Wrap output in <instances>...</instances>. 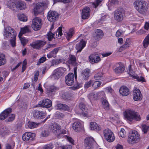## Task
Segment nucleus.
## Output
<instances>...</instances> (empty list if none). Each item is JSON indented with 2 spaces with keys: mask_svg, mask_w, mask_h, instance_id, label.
<instances>
[{
  "mask_svg": "<svg viewBox=\"0 0 149 149\" xmlns=\"http://www.w3.org/2000/svg\"><path fill=\"white\" fill-rule=\"evenodd\" d=\"M125 119L130 121L133 120H139L141 118L140 115L134 111L129 109H126L123 113Z\"/></svg>",
  "mask_w": 149,
  "mask_h": 149,
  "instance_id": "f257e3e1",
  "label": "nucleus"
},
{
  "mask_svg": "<svg viewBox=\"0 0 149 149\" xmlns=\"http://www.w3.org/2000/svg\"><path fill=\"white\" fill-rule=\"evenodd\" d=\"M134 5L136 9L140 13L144 14L148 8L146 3L144 1H136L134 2Z\"/></svg>",
  "mask_w": 149,
  "mask_h": 149,
  "instance_id": "f03ea898",
  "label": "nucleus"
},
{
  "mask_svg": "<svg viewBox=\"0 0 149 149\" xmlns=\"http://www.w3.org/2000/svg\"><path fill=\"white\" fill-rule=\"evenodd\" d=\"M61 126L56 123H53L51 127L52 131L58 138L62 136L64 134H66L67 132L66 130L64 129L61 130Z\"/></svg>",
  "mask_w": 149,
  "mask_h": 149,
  "instance_id": "7ed1b4c3",
  "label": "nucleus"
},
{
  "mask_svg": "<svg viewBox=\"0 0 149 149\" xmlns=\"http://www.w3.org/2000/svg\"><path fill=\"white\" fill-rule=\"evenodd\" d=\"M140 139V136L139 133L135 131H133L128 136V141L130 144H133L137 142Z\"/></svg>",
  "mask_w": 149,
  "mask_h": 149,
  "instance_id": "20e7f679",
  "label": "nucleus"
},
{
  "mask_svg": "<svg viewBox=\"0 0 149 149\" xmlns=\"http://www.w3.org/2000/svg\"><path fill=\"white\" fill-rule=\"evenodd\" d=\"M103 134L104 137L108 142H111L114 140L113 133L111 130L108 129L104 130L103 131Z\"/></svg>",
  "mask_w": 149,
  "mask_h": 149,
  "instance_id": "39448f33",
  "label": "nucleus"
},
{
  "mask_svg": "<svg viewBox=\"0 0 149 149\" xmlns=\"http://www.w3.org/2000/svg\"><path fill=\"white\" fill-rule=\"evenodd\" d=\"M125 11L123 10H116L114 12V18L118 22L123 21L125 16Z\"/></svg>",
  "mask_w": 149,
  "mask_h": 149,
  "instance_id": "423d86ee",
  "label": "nucleus"
},
{
  "mask_svg": "<svg viewBox=\"0 0 149 149\" xmlns=\"http://www.w3.org/2000/svg\"><path fill=\"white\" fill-rule=\"evenodd\" d=\"M42 25V20L39 18L36 17L34 18L32 21L31 26L35 31L39 30Z\"/></svg>",
  "mask_w": 149,
  "mask_h": 149,
  "instance_id": "0eeeda50",
  "label": "nucleus"
},
{
  "mask_svg": "<svg viewBox=\"0 0 149 149\" xmlns=\"http://www.w3.org/2000/svg\"><path fill=\"white\" fill-rule=\"evenodd\" d=\"M59 17L58 13L55 11L50 10L47 13V17L49 21L54 22Z\"/></svg>",
  "mask_w": 149,
  "mask_h": 149,
  "instance_id": "6e6552de",
  "label": "nucleus"
},
{
  "mask_svg": "<svg viewBox=\"0 0 149 149\" xmlns=\"http://www.w3.org/2000/svg\"><path fill=\"white\" fill-rule=\"evenodd\" d=\"M35 136L36 135L34 133L27 132L23 135L22 139L25 141H30L34 140Z\"/></svg>",
  "mask_w": 149,
  "mask_h": 149,
  "instance_id": "1a4fd4ad",
  "label": "nucleus"
},
{
  "mask_svg": "<svg viewBox=\"0 0 149 149\" xmlns=\"http://www.w3.org/2000/svg\"><path fill=\"white\" fill-rule=\"evenodd\" d=\"M46 5L44 3H38L33 9L34 14L36 15L41 13L43 10V7Z\"/></svg>",
  "mask_w": 149,
  "mask_h": 149,
  "instance_id": "9d476101",
  "label": "nucleus"
},
{
  "mask_svg": "<svg viewBox=\"0 0 149 149\" xmlns=\"http://www.w3.org/2000/svg\"><path fill=\"white\" fill-rule=\"evenodd\" d=\"M133 99L135 101L141 100L142 98V95L139 89L135 87L133 91Z\"/></svg>",
  "mask_w": 149,
  "mask_h": 149,
  "instance_id": "9b49d317",
  "label": "nucleus"
},
{
  "mask_svg": "<svg viewBox=\"0 0 149 149\" xmlns=\"http://www.w3.org/2000/svg\"><path fill=\"white\" fill-rule=\"evenodd\" d=\"M94 141L91 137H87L85 139V149H92Z\"/></svg>",
  "mask_w": 149,
  "mask_h": 149,
  "instance_id": "f8f14e48",
  "label": "nucleus"
},
{
  "mask_svg": "<svg viewBox=\"0 0 149 149\" xmlns=\"http://www.w3.org/2000/svg\"><path fill=\"white\" fill-rule=\"evenodd\" d=\"M38 104L41 107L49 108L52 106V101L48 99H44L39 102Z\"/></svg>",
  "mask_w": 149,
  "mask_h": 149,
  "instance_id": "ddd939ff",
  "label": "nucleus"
},
{
  "mask_svg": "<svg viewBox=\"0 0 149 149\" xmlns=\"http://www.w3.org/2000/svg\"><path fill=\"white\" fill-rule=\"evenodd\" d=\"M125 69V67L122 63H119L113 67V70L116 74H118L123 72Z\"/></svg>",
  "mask_w": 149,
  "mask_h": 149,
  "instance_id": "4468645a",
  "label": "nucleus"
},
{
  "mask_svg": "<svg viewBox=\"0 0 149 149\" xmlns=\"http://www.w3.org/2000/svg\"><path fill=\"white\" fill-rule=\"evenodd\" d=\"M15 33V31L14 30H12L11 28L9 27L5 28L3 35L4 38L5 39L11 38L12 36L11 35Z\"/></svg>",
  "mask_w": 149,
  "mask_h": 149,
  "instance_id": "2eb2a0df",
  "label": "nucleus"
},
{
  "mask_svg": "<svg viewBox=\"0 0 149 149\" xmlns=\"http://www.w3.org/2000/svg\"><path fill=\"white\" fill-rule=\"evenodd\" d=\"M74 74L73 73H70L65 77V82L68 86H71L74 82Z\"/></svg>",
  "mask_w": 149,
  "mask_h": 149,
  "instance_id": "dca6fc26",
  "label": "nucleus"
},
{
  "mask_svg": "<svg viewBox=\"0 0 149 149\" xmlns=\"http://www.w3.org/2000/svg\"><path fill=\"white\" fill-rule=\"evenodd\" d=\"M131 68V65H130L129 66V72L128 73L130 74V76L132 77L134 79H136L138 81L145 82V79L143 77L139 76L136 74H133L132 71V70Z\"/></svg>",
  "mask_w": 149,
  "mask_h": 149,
  "instance_id": "f3484780",
  "label": "nucleus"
},
{
  "mask_svg": "<svg viewBox=\"0 0 149 149\" xmlns=\"http://www.w3.org/2000/svg\"><path fill=\"white\" fill-rule=\"evenodd\" d=\"M62 69L61 68H58L54 71V74L52 76V79H58L63 74Z\"/></svg>",
  "mask_w": 149,
  "mask_h": 149,
  "instance_id": "a211bd4d",
  "label": "nucleus"
},
{
  "mask_svg": "<svg viewBox=\"0 0 149 149\" xmlns=\"http://www.w3.org/2000/svg\"><path fill=\"white\" fill-rule=\"evenodd\" d=\"M89 61L92 64L98 63L100 61V58L95 54H92L89 56Z\"/></svg>",
  "mask_w": 149,
  "mask_h": 149,
  "instance_id": "6ab92c4d",
  "label": "nucleus"
},
{
  "mask_svg": "<svg viewBox=\"0 0 149 149\" xmlns=\"http://www.w3.org/2000/svg\"><path fill=\"white\" fill-rule=\"evenodd\" d=\"M86 42L83 40L77 43L76 46V49L77 50V52H81L86 46Z\"/></svg>",
  "mask_w": 149,
  "mask_h": 149,
  "instance_id": "aec40b11",
  "label": "nucleus"
},
{
  "mask_svg": "<svg viewBox=\"0 0 149 149\" xmlns=\"http://www.w3.org/2000/svg\"><path fill=\"white\" fill-rule=\"evenodd\" d=\"M83 122L81 121H78L73 123L72 127L74 130L77 132L83 128Z\"/></svg>",
  "mask_w": 149,
  "mask_h": 149,
  "instance_id": "412c9836",
  "label": "nucleus"
},
{
  "mask_svg": "<svg viewBox=\"0 0 149 149\" xmlns=\"http://www.w3.org/2000/svg\"><path fill=\"white\" fill-rule=\"evenodd\" d=\"M16 7L20 10H25L27 6L25 2L21 1H18L16 2Z\"/></svg>",
  "mask_w": 149,
  "mask_h": 149,
  "instance_id": "4be33fe9",
  "label": "nucleus"
},
{
  "mask_svg": "<svg viewBox=\"0 0 149 149\" xmlns=\"http://www.w3.org/2000/svg\"><path fill=\"white\" fill-rule=\"evenodd\" d=\"M130 90L126 86H123L120 88L119 92L121 95L123 96H126L129 95Z\"/></svg>",
  "mask_w": 149,
  "mask_h": 149,
  "instance_id": "5701e85b",
  "label": "nucleus"
},
{
  "mask_svg": "<svg viewBox=\"0 0 149 149\" xmlns=\"http://www.w3.org/2000/svg\"><path fill=\"white\" fill-rule=\"evenodd\" d=\"M90 11V9L88 7H86L84 8L82 13V18L83 19H87L89 17Z\"/></svg>",
  "mask_w": 149,
  "mask_h": 149,
  "instance_id": "b1692460",
  "label": "nucleus"
},
{
  "mask_svg": "<svg viewBox=\"0 0 149 149\" xmlns=\"http://www.w3.org/2000/svg\"><path fill=\"white\" fill-rule=\"evenodd\" d=\"M45 113L42 111H40L38 110H35L33 112V117L36 118L42 119L45 117Z\"/></svg>",
  "mask_w": 149,
  "mask_h": 149,
  "instance_id": "393cba45",
  "label": "nucleus"
},
{
  "mask_svg": "<svg viewBox=\"0 0 149 149\" xmlns=\"http://www.w3.org/2000/svg\"><path fill=\"white\" fill-rule=\"evenodd\" d=\"M90 72V70L88 68L83 70L81 74V77L84 79H87L89 77Z\"/></svg>",
  "mask_w": 149,
  "mask_h": 149,
  "instance_id": "a878e982",
  "label": "nucleus"
},
{
  "mask_svg": "<svg viewBox=\"0 0 149 149\" xmlns=\"http://www.w3.org/2000/svg\"><path fill=\"white\" fill-rule=\"evenodd\" d=\"M59 47L54 48L52 51L47 54V58H50L52 57L55 58L56 57V54L59 50Z\"/></svg>",
  "mask_w": 149,
  "mask_h": 149,
  "instance_id": "bb28decb",
  "label": "nucleus"
},
{
  "mask_svg": "<svg viewBox=\"0 0 149 149\" xmlns=\"http://www.w3.org/2000/svg\"><path fill=\"white\" fill-rule=\"evenodd\" d=\"M90 128L92 130L100 131L101 130V126L95 122H92L90 123Z\"/></svg>",
  "mask_w": 149,
  "mask_h": 149,
  "instance_id": "cd10ccee",
  "label": "nucleus"
},
{
  "mask_svg": "<svg viewBox=\"0 0 149 149\" xmlns=\"http://www.w3.org/2000/svg\"><path fill=\"white\" fill-rule=\"evenodd\" d=\"M130 45V40L129 38H127L126 39L125 42L122 46H121L118 49L119 52H121L126 48L128 47Z\"/></svg>",
  "mask_w": 149,
  "mask_h": 149,
  "instance_id": "c85d7f7f",
  "label": "nucleus"
},
{
  "mask_svg": "<svg viewBox=\"0 0 149 149\" xmlns=\"http://www.w3.org/2000/svg\"><path fill=\"white\" fill-rule=\"evenodd\" d=\"M11 109L8 108L5 110L0 115V119L3 120L7 118V116L9 112H11Z\"/></svg>",
  "mask_w": 149,
  "mask_h": 149,
  "instance_id": "c756f323",
  "label": "nucleus"
},
{
  "mask_svg": "<svg viewBox=\"0 0 149 149\" xmlns=\"http://www.w3.org/2000/svg\"><path fill=\"white\" fill-rule=\"evenodd\" d=\"M81 113L84 115L87 114V109L85 105L83 103H80L79 105Z\"/></svg>",
  "mask_w": 149,
  "mask_h": 149,
  "instance_id": "7c9ffc66",
  "label": "nucleus"
},
{
  "mask_svg": "<svg viewBox=\"0 0 149 149\" xmlns=\"http://www.w3.org/2000/svg\"><path fill=\"white\" fill-rule=\"evenodd\" d=\"M57 109L64 110L70 111L71 110L69 107L67 105L62 104H59L57 105Z\"/></svg>",
  "mask_w": 149,
  "mask_h": 149,
  "instance_id": "2f4dec72",
  "label": "nucleus"
},
{
  "mask_svg": "<svg viewBox=\"0 0 149 149\" xmlns=\"http://www.w3.org/2000/svg\"><path fill=\"white\" fill-rule=\"evenodd\" d=\"M17 35V34L15 31V33H14L13 34L11 35L12 36L11 37V38L12 39L10 40V41L11 46L13 47L15 46L16 45L15 41Z\"/></svg>",
  "mask_w": 149,
  "mask_h": 149,
  "instance_id": "473e14b6",
  "label": "nucleus"
},
{
  "mask_svg": "<svg viewBox=\"0 0 149 149\" xmlns=\"http://www.w3.org/2000/svg\"><path fill=\"white\" fill-rule=\"evenodd\" d=\"M6 60L5 55L3 54H0V66L5 64Z\"/></svg>",
  "mask_w": 149,
  "mask_h": 149,
  "instance_id": "72a5a7b5",
  "label": "nucleus"
},
{
  "mask_svg": "<svg viewBox=\"0 0 149 149\" xmlns=\"http://www.w3.org/2000/svg\"><path fill=\"white\" fill-rule=\"evenodd\" d=\"M96 38L97 39H101L103 37L104 33L103 31L101 30L97 29L95 32Z\"/></svg>",
  "mask_w": 149,
  "mask_h": 149,
  "instance_id": "f704fd0d",
  "label": "nucleus"
},
{
  "mask_svg": "<svg viewBox=\"0 0 149 149\" xmlns=\"http://www.w3.org/2000/svg\"><path fill=\"white\" fill-rule=\"evenodd\" d=\"M144 47L147 48L149 45V33L146 37L143 42Z\"/></svg>",
  "mask_w": 149,
  "mask_h": 149,
  "instance_id": "c9c22d12",
  "label": "nucleus"
},
{
  "mask_svg": "<svg viewBox=\"0 0 149 149\" xmlns=\"http://www.w3.org/2000/svg\"><path fill=\"white\" fill-rule=\"evenodd\" d=\"M88 97L91 102L95 100L98 97L97 93H91L88 95Z\"/></svg>",
  "mask_w": 149,
  "mask_h": 149,
  "instance_id": "e433bc0d",
  "label": "nucleus"
},
{
  "mask_svg": "<svg viewBox=\"0 0 149 149\" xmlns=\"http://www.w3.org/2000/svg\"><path fill=\"white\" fill-rule=\"evenodd\" d=\"M22 34L21 33H19L18 36L20 40L22 45L24 46L27 43L28 40L24 37H22Z\"/></svg>",
  "mask_w": 149,
  "mask_h": 149,
  "instance_id": "4c0bfd02",
  "label": "nucleus"
},
{
  "mask_svg": "<svg viewBox=\"0 0 149 149\" xmlns=\"http://www.w3.org/2000/svg\"><path fill=\"white\" fill-rule=\"evenodd\" d=\"M30 26H26L24 27L21 28V31L19 33H21L22 35L23 34L29 32L30 31Z\"/></svg>",
  "mask_w": 149,
  "mask_h": 149,
  "instance_id": "58836bf2",
  "label": "nucleus"
},
{
  "mask_svg": "<svg viewBox=\"0 0 149 149\" xmlns=\"http://www.w3.org/2000/svg\"><path fill=\"white\" fill-rule=\"evenodd\" d=\"M16 2L14 0H10L8 2L7 5L8 7L12 9L16 7Z\"/></svg>",
  "mask_w": 149,
  "mask_h": 149,
  "instance_id": "ea45409f",
  "label": "nucleus"
},
{
  "mask_svg": "<svg viewBox=\"0 0 149 149\" xmlns=\"http://www.w3.org/2000/svg\"><path fill=\"white\" fill-rule=\"evenodd\" d=\"M9 131L5 127H3L0 129V135L3 136L8 134Z\"/></svg>",
  "mask_w": 149,
  "mask_h": 149,
  "instance_id": "a19ab883",
  "label": "nucleus"
},
{
  "mask_svg": "<svg viewBox=\"0 0 149 149\" xmlns=\"http://www.w3.org/2000/svg\"><path fill=\"white\" fill-rule=\"evenodd\" d=\"M103 107L106 110H108L109 109V105L108 102L106 100L104 99L102 101Z\"/></svg>",
  "mask_w": 149,
  "mask_h": 149,
  "instance_id": "79ce46f5",
  "label": "nucleus"
},
{
  "mask_svg": "<svg viewBox=\"0 0 149 149\" xmlns=\"http://www.w3.org/2000/svg\"><path fill=\"white\" fill-rule=\"evenodd\" d=\"M74 33V30L73 29H70L66 35V37L68 40H69L71 38Z\"/></svg>",
  "mask_w": 149,
  "mask_h": 149,
  "instance_id": "37998d69",
  "label": "nucleus"
},
{
  "mask_svg": "<svg viewBox=\"0 0 149 149\" xmlns=\"http://www.w3.org/2000/svg\"><path fill=\"white\" fill-rule=\"evenodd\" d=\"M93 82L92 87L94 89H96L101 84V82L99 81H94L93 80Z\"/></svg>",
  "mask_w": 149,
  "mask_h": 149,
  "instance_id": "c03bdc74",
  "label": "nucleus"
},
{
  "mask_svg": "<svg viewBox=\"0 0 149 149\" xmlns=\"http://www.w3.org/2000/svg\"><path fill=\"white\" fill-rule=\"evenodd\" d=\"M18 17L19 19L21 21L26 22L27 20V17L24 14L18 15Z\"/></svg>",
  "mask_w": 149,
  "mask_h": 149,
  "instance_id": "a18cd8bd",
  "label": "nucleus"
},
{
  "mask_svg": "<svg viewBox=\"0 0 149 149\" xmlns=\"http://www.w3.org/2000/svg\"><path fill=\"white\" fill-rule=\"evenodd\" d=\"M76 60V57L74 56L70 55L69 56V60L68 62L69 63L72 64L74 63Z\"/></svg>",
  "mask_w": 149,
  "mask_h": 149,
  "instance_id": "49530a36",
  "label": "nucleus"
},
{
  "mask_svg": "<svg viewBox=\"0 0 149 149\" xmlns=\"http://www.w3.org/2000/svg\"><path fill=\"white\" fill-rule=\"evenodd\" d=\"M142 130L144 133H147L148 131L149 126L146 124H143L142 125Z\"/></svg>",
  "mask_w": 149,
  "mask_h": 149,
  "instance_id": "de8ad7c7",
  "label": "nucleus"
},
{
  "mask_svg": "<svg viewBox=\"0 0 149 149\" xmlns=\"http://www.w3.org/2000/svg\"><path fill=\"white\" fill-rule=\"evenodd\" d=\"M28 126L30 128L32 129L37 127L38 124L33 122H30L28 123Z\"/></svg>",
  "mask_w": 149,
  "mask_h": 149,
  "instance_id": "09e8293b",
  "label": "nucleus"
},
{
  "mask_svg": "<svg viewBox=\"0 0 149 149\" xmlns=\"http://www.w3.org/2000/svg\"><path fill=\"white\" fill-rule=\"evenodd\" d=\"M11 112L8 113V115L7 116V118L8 121H11L13 120L15 118V115L14 114L10 113Z\"/></svg>",
  "mask_w": 149,
  "mask_h": 149,
  "instance_id": "8fccbe9b",
  "label": "nucleus"
},
{
  "mask_svg": "<svg viewBox=\"0 0 149 149\" xmlns=\"http://www.w3.org/2000/svg\"><path fill=\"white\" fill-rule=\"evenodd\" d=\"M49 132L47 129L44 130L41 134V136L43 137L47 136L49 135Z\"/></svg>",
  "mask_w": 149,
  "mask_h": 149,
  "instance_id": "3c124183",
  "label": "nucleus"
},
{
  "mask_svg": "<svg viewBox=\"0 0 149 149\" xmlns=\"http://www.w3.org/2000/svg\"><path fill=\"white\" fill-rule=\"evenodd\" d=\"M93 80H90L89 81L86 82L84 85V87L85 88H88L90 87L91 85H92Z\"/></svg>",
  "mask_w": 149,
  "mask_h": 149,
  "instance_id": "603ef678",
  "label": "nucleus"
},
{
  "mask_svg": "<svg viewBox=\"0 0 149 149\" xmlns=\"http://www.w3.org/2000/svg\"><path fill=\"white\" fill-rule=\"evenodd\" d=\"M126 132L123 128H121L120 132V135L122 138H124L126 136Z\"/></svg>",
  "mask_w": 149,
  "mask_h": 149,
  "instance_id": "864d4df0",
  "label": "nucleus"
},
{
  "mask_svg": "<svg viewBox=\"0 0 149 149\" xmlns=\"http://www.w3.org/2000/svg\"><path fill=\"white\" fill-rule=\"evenodd\" d=\"M55 35V34L52 33L51 31H49L47 34L48 40L49 41H51L52 39L54 38V36Z\"/></svg>",
  "mask_w": 149,
  "mask_h": 149,
  "instance_id": "5fc2aeb1",
  "label": "nucleus"
},
{
  "mask_svg": "<svg viewBox=\"0 0 149 149\" xmlns=\"http://www.w3.org/2000/svg\"><path fill=\"white\" fill-rule=\"evenodd\" d=\"M38 44V41H37L35 42L32 43L30 44V45L34 48L39 49V48Z\"/></svg>",
  "mask_w": 149,
  "mask_h": 149,
  "instance_id": "6e6d98bb",
  "label": "nucleus"
},
{
  "mask_svg": "<svg viewBox=\"0 0 149 149\" xmlns=\"http://www.w3.org/2000/svg\"><path fill=\"white\" fill-rule=\"evenodd\" d=\"M146 32L147 31L144 29H141L136 32V34L137 35H141L145 34Z\"/></svg>",
  "mask_w": 149,
  "mask_h": 149,
  "instance_id": "4d7b16f0",
  "label": "nucleus"
},
{
  "mask_svg": "<svg viewBox=\"0 0 149 149\" xmlns=\"http://www.w3.org/2000/svg\"><path fill=\"white\" fill-rule=\"evenodd\" d=\"M59 149H71L72 146L70 145H66L60 146L59 147Z\"/></svg>",
  "mask_w": 149,
  "mask_h": 149,
  "instance_id": "13d9d810",
  "label": "nucleus"
},
{
  "mask_svg": "<svg viewBox=\"0 0 149 149\" xmlns=\"http://www.w3.org/2000/svg\"><path fill=\"white\" fill-rule=\"evenodd\" d=\"M53 147V145L52 143H49L44 146L42 149H52Z\"/></svg>",
  "mask_w": 149,
  "mask_h": 149,
  "instance_id": "bf43d9fd",
  "label": "nucleus"
},
{
  "mask_svg": "<svg viewBox=\"0 0 149 149\" xmlns=\"http://www.w3.org/2000/svg\"><path fill=\"white\" fill-rule=\"evenodd\" d=\"M62 28L61 27H59L57 29L55 33L56 34V36H57V35H58V36H61L62 35Z\"/></svg>",
  "mask_w": 149,
  "mask_h": 149,
  "instance_id": "052dcab7",
  "label": "nucleus"
},
{
  "mask_svg": "<svg viewBox=\"0 0 149 149\" xmlns=\"http://www.w3.org/2000/svg\"><path fill=\"white\" fill-rule=\"evenodd\" d=\"M39 48L44 45L46 43L45 41L38 40Z\"/></svg>",
  "mask_w": 149,
  "mask_h": 149,
  "instance_id": "680f3d73",
  "label": "nucleus"
},
{
  "mask_svg": "<svg viewBox=\"0 0 149 149\" xmlns=\"http://www.w3.org/2000/svg\"><path fill=\"white\" fill-rule=\"evenodd\" d=\"M27 64V61L26 59H25L23 62L22 69V72H23L26 68V65Z\"/></svg>",
  "mask_w": 149,
  "mask_h": 149,
  "instance_id": "e2e57ef3",
  "label": "nucleus"
},
{
  "mask_svg": "<svg viewBox=\"0 0 149 149\" xmlns=\"http://www.w3.org/2000/svg\"><path fill=\"white\" fill-rule=\"evenodd\" d=\"M46 60V58L45 56H43L39 60L38 62L37 63V65H39L41 63L45 62Z\"/></svg>",
  "mask_w": 149,
  "mask_h": 149,
  "instance_id": "0e129e2a",
  "label": "nucleus"
},
{
  "mask_svg": "<svg viewBox=\"0 0 149 149\" xmlns=\"http://www.w3.org/2000/svg\"><path fill=\"white\" fill-rule=\"evenodd\" d=\"M144 29L147 31L149 29V21L146 22L144 26Z\"/></svg>",
  "mask_w": 149,
  "mask_h": 149,
  "instance_id": "69168bd1",
  "label": "nucleus"
},
{
  "mask_svg": "<svg viewBox=\"0 0 149 149\" xmlns=\"http://www.w3.org/2000/svg\"><path fill=\"white\" fill-rule=\"evenodd\" d=\"M39 75V72L38 71H36L34 74V81H36L38 80V77Z\"/></svg>",
  "mask_w": 149,
  "mask_h": 149,
  "instance_id": "338daca9",
  "label": "nucleus"
},
{
  "mask_svg": "<svg viewBox=\"0 0 149 149\" xmlns=\"http://www.w3.org/2000/svg\"><path fill=\"white\" fill-rule=\"evenodd\" d=\"M102 76V74L101 73H97L95 74V78L96 80L100 79H101Z\"/></svg>",
  "mask_w": 149,
  "mask_h": 149,
  "instance_id": "774afa93",
  "label": "nucleus"
}]
</instances>
